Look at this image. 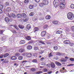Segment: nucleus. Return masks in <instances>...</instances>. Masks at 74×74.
Masks as SVG:
<instances>
[{
  "label": "nucleus",
  "mask_w": 74,
  "mask_h": 74,
  "mask_svg": "<svg viewBox=\"0 0 74 74\" xmlns=\"http://www.w3.org/2000/svg\"><path fill=\"white\" fill-rule=\"evenodd\" d=\"M66 2L65 0H61L60 1V9H63L65 8Z\"/></svg>",
  "instance_id": "1"
},
{
  "label": "nucleus",
  "mask_w": 74,
  "mask_h": 74,
  "mask_svg": "<svg viewBox=\"0 0 74 74\" xmlns=\"http://www.w3.org/2000/svg\"><path fill=\"white\" fill-rule=\"evenodd\" d=\"M67 18L69 20H73L74 18V14L71 12L68 13Z\"/></svg>",
  "instance_id": "2"
},
{
  "label": "nucleus",
  "mask_w": 74,
  "mask_h": 74,
  "mask_svg": "<svg viewBox=\"0 0 74 74\" xmlns=\"http://www.w3.org/2000/svg\"><path fill=\"white\" fill-rule=\"evenodd\" d=\"M58 2H59V0H54L53 1V5L55 8H57L59 6V4Z\"/></svg>",
  "instance_id": "3"
},
{
  "label": "nucleus",
  "mask_w": 74,
  "mask_h": 74,
  "mask_svg": "<svg viewBox=\"0 0 74 74\" xmlns=\"http://www.w3.org/2000/svg\"><path fill=\"white\" fill-rule=\"evenodd\" d=\"M46 34V32L45 31H42L41 32L40 36L42 37H44L45 36Z\"/></svg>",
  "instance_id": "4"
},
{
  "label": "nucleus",
  "mask_w": 74,
  "mask_h": 74,
  "mask_svg": "<svg viewBox=\"0 0 74 74\" xmlns=\"http://www.w3.org/2000/svg\"><path fill=\"white\" fill-rule=\"evenodd\" d=\"M41 3L44 4L45 5H48V1L47 0H44L42 1V3Z\"/></svg>",
  "instance_id": "5"
},
{
  "label": "nucleus",
  "mask_w": 74,
  "mask_h": 74,
  "mask_svg": "<svg viewBox=\"0 0 74 74\" xmlns=\"http://www.w3.org/2000/svg\"><path fill=\"white\" fill-rule=\"evenodd\" d=\"M64 43L66 44H69L70 43H70V41L68 40H66L64 41Z\"/></svg>",
  "instance_id": "6"
},
{
  "label": "nucleus",
  "mask_w": 74,
  "mask_h": 74,
  "mask_svg": "<svg viewBox=\"0 0 74 74\" xmlns=\"http://www.w3.org/2000/svg\"><path fill=\"white\" fill-rule=\"evenodd\" d=\"M50 65H51V67L52 68H54L56 67L55 63L53 62H51L50 63Z\"/></svg>",
  "instance_id": "7"
},
{
  "label": "nucleus",
  "mask_w": 74,
  "mask_h": 74,
  "mask_svg": "<svg viewBox=\"0 0 74 74\" xmlns=\"http://www.w3.org/2000/svg\"><path fill=\"white\" fill-rule=\"evenodd\" d=\"M31 28V26H30V25L28 24L27 25L26 29L27 30H29Z\"/></svg>",
  "instance_id": "8"
},
{
  "label": "nucleus",
  "mask_w": 74,
  "mask_h": 74,
  "mask_svg": "<svg viewBox=\"0 0 74 74\" xmlns=\"http://www.w3.org/2000/svg\"><path fill=\"white\" fill-rule=\"evenodd\" d=\"M32 47L30 45H28L27 47V49L28 50H30L32 49Z\"/></svg>",
  "instance_id": "9"
},
{
  "label": "nucleus",
  "mask_w": 74,
  "mask_h": 74,
  "mask_svg": "<svg viewBox=\"0 0 74 74\" xmlns=\"http://www.w3.org/2000/svg\"><path fill=\"white\" fill-rule=\"evenodd\" d=\"M52 23L55 25H58V21H57L54 20L52 21Z\"/></svg>",
  "instance_id": "10"
},
{
  "label": "nucleus",
  "mask_w": 74,
  "mask_h": 74,
  "mask_svg": "<svg viewBox=\"0 0 74 74\" xmlns=\"http://www.w3.org/2000/svg\"><path fill=\"white\" fill-rule=\"evenodd\" d=\"M51 18V16L49 15H47L45 17V19L46 20H49Z\"/></svg>",
  "instance_id": "11"
},
{
  "label": "nucleus",
  "mask_w": 74,
  "mask_h": 74,
  "mask_svg": "<svg viewBox=\"0 0 74 74\" xmlns=\"http://www.w3.org/2000/svg\"><path fill=\"white\" fill-rule=\"evenodd\" d=\"M63 32L62 31L58 30L56 32V33L57 34H60L62 33Z\"/></svg>",
  "instance_id": "12"
},
{
  "label": "nucleus",
  "mask_w": 74,
  "mask_h": 74,
  "mask_svg": "<svg viewBox=\"0 0 74 74\" xmlns=\"http://www.w3.org/2000/svg\"><path fill=\"white\" fill-rule=\"evenodd\" d=\"M48 4H43V3H40L39 4V5L40 7H44V6L46 5H47Z\"/></svg>",
  "instance_id": "13"
},
{
  "label": "nucleus",
  "mask_w": 74,
  "mask_h": 74,
  "mask_svg": "<svg viewBox=\"0 0 74 74\" xmlns=\"http://www.w3.org/2000/svg\"><path fill=\"white\" fill-rule=\"evenodd\" d=\"M38 31V27H35L34 29V32H36V31Z\"/></svg>",
  "instance_id": "14"
},
{
  "label": "nucleus",
  "mask_w": 74,
  "mask_h": 74,
  "mask_svg": "<svg viewBox=\"0 0 74 74\" xmlns=\"http://www.w3.org/2000/svg\"><path fill=\"white\" fill-rule=\"evenodd\" d=\"M17 58L15 56H12L11 57V60H16Z\"/></svg>",
  "instance_id": "15"
},
{
  "label": "nucleus",
  "mask_w": 74,
  "mask_h": 74,
  "mask_svg": "<svg viewBox=\"0 0 74 74\" xmlns=\"http://www.w3.org/2000/svg\"><path fill=\"white\" fill-rule=\"evenodd\" d=\"M27 40H28V41H29L31 40V37L29 36H27L25 38Z\"/></svg>",
  "instance_id": "16"
},
{
  "label": "nucleus",
  "mask_w": 74,
  "mask_h": 74,
  "mask_svg": "<svg viewBox=\"0 0 74 74\" xmlns=\"http://www.w3.org/2000/svg\"><path fill=\"white\" fill-rule=\"evenodd\" d=\"M5 20L6 21V22L7 23L9 22V21H10V20L9 19V18L6 17L5 18Z\"/></svg>",
  "instance_id": "17"
},
{
  "label": "nucleus",
  "mask_w": 74,
  "mask_h": 74,
  "mask_svg": "<svg viewBox=\"0 0 74 74\" xmlns=\"http://www.w3.org/2000/svg\"><path fill=\"white\" fill-rule=\"evenodd\" d=\"M21 16L23 18H25L26 17V14L25 13H22Z\"/></svg>",
  "instance_id": "18"
},
{
  "label": "nucleus",
  "mask_w": 74,
  "mask_h": 74,
  "mask_svg": "<svg viewBox=\"0 0 74 74\" xmlns=\"http://www.w3.org/2000/svg\"><path fill=\"white\" fill-rule=\"evenodd\" d=\"M24 49H22V48H21V49H19V52H20L21 53H22V52H24Z\"/></svg>",
  "instance_id": "19"
},
{
  "label": "nucleus",
  "mask_w": 74,
  "mask_h": 74,
  "mask_svg": "<svg viewBox=\"0 0 74 74\" xmlns=\"http://www.w3.org/2000/svg\"><path fill=\"white\" fill-rule=\"evenodd\" d=\"M55 63H56V65L58 66H61V63L58 62H56Z\"/></svg>",
  "instance_id": "20"
},
{
  "label": "nucleus",
  "mask_w": 74,
  "mask_h": 74,
  "mask_svg": "<svg viewBox=\"0 0 74 74\" xmlns=\"http://www.w3.org/2000/svg\"><path fill=\"white\" fill-rule=\"evenodd\" d=\"M11 17H13V18H15L16 17V15L14 13H11Z\"/></svg>",
  "instance_id": "21"
},
{
  "label": "nucleus",
  "mask_w": 74,
  "mask_h": 74,
  "mask_svg": "<svg viewBox=\"0 0 74 74\" xmlns=\"http://www.w3.org/2000/svg\"><path fill=\"white\" fill-rule=\"evenodd\" d=\"M18 27H19L20 29H23L24 28V26H23L22 25H18Z\"/></svg>",
  "instance_id": "22"
},
{
  "label": "nucleus",
  "mask_w": 74,
  "mask_h": 74,
  "mask_svg": "<svg viewBox=\"0 0 74 74\" xmlns=\"http://www.w3.org/2000/svg\"><path fill=\"white\" fill-rule=\"evenodd\" d=\"M21 16H22L21 15V14H18L16 15V17H17L18 18H21Z\"/></svg>",
  "instance_id": "23"
},
{
  "label": "nucleus",
  "mask_w": 74,
  "mask_h": 74,
  "mask_svg": "<svg viewBox=\"0 0 74 74\" xmlns=\"http://www.w3.org/2000/svg\"><path fill=\"white\" fill-rule=\"evenodd\" d=\"M20 42H21L20 44H25V41L24 40H22Z\"/></svg>",
  "instance_id": "24"
},
{
  "label": "nucleus",
  "mask_w": 74,
  "mask_h": 74,
  "mask_svg": "<svg viewBox=\"0 0 74 74\" xmlns=\"http://www.w3.org/2000/svg\"><path fill=\"white\" fill-rule=\"evenodd\" d=\"M29 8L30 9H32L34 8V6L32 5H30L29 6Z\"/></svg>",
  "instance_id": "25"
},
{
  "label": "nucleus",
  "mask_w": 74,
  "mask_h": 74,
  "mask_svg": "<svg viewBox=\"0 0 74 74\" xmlns=\"http://www.w3.org/2000/svg\"><path fill=\"white\" fill-rule=\"evenodd\" d=\"M70 7L71 9H74V4H71L70 5Z\"/></svg>",
  "instance_id": "26"
},
{
  "label": "nucleus",
  "mask_w": 74,
  "mask_h": 74,
  "mask_svg": "<svg viewBox=\"0 0 74 74\" xmlns=\"http://www.w3.org/2000/svg\"><path fill=\"white\" fill-rule=\"evenodd\" d=\"M9 54L8 53H6V54H4L3 56L4 58H6L7 57H8V56H9Z\"/></svg>",
  "instance_id": "27"
},
{
  "label": "nucleus",
  "mask_w": 74,
  "mask_h": 74,
  "mask_svg": "<svg viewBox=\"0 0 74 74\" xmlns=\"http://www.w3.org/2000/svg\"><path fill=\"white\" fill-rule=\"evenodd\" d=\"M23 59V57L22 56H20L18 57V59L19 60H22Z\"/></svg>",
  "instance_id": "28"
},
{
  "label": "nucleus",
  "mask_w": 74,
  "mask_h": 74,
  "mask_svg": "<svg viewBox=\"0 0 74 74\" xmlns=\"http://www.w3.org/2000/svg\"><path fill=\"white\" fill-rule=\"evenodd\" d=\"M56 54L57 55L61 56L62 55V53H60V52H56Z\"/></svg>",
  "instance_id": "29"
},
{
  "label": "nucleus",
  "mask_w": 74,
  "mask_h": 74,
  "mask_svg": "<svg viewBox=\"0 0 74 74\" xmlns=\"http://www.w3.org/2000/svg\"><path fill=\"white\" fill-rule=\"evenodd\" d=\"M34 12H31L29 14V15L31 16H34Z\"/></svg>",
  "instance_id": "30"
},
{
  "label": "nucleus",
  "mask_w": 74,
  "mask_h": 74,
  "mask_svg": "<svg viewBox=\"0 0 74 74\" xmlns=\"http://www.w3.org/2000/svg\"><path fill=\"white\" fill-rule=\"evenodd\" d=\"M37 18L36 17H34L33 18H32V21H36V20H37Z\"/></svg>",
  "instance_id": "31"
},
{
  "label": "nucleus",
  "mask_w": 74,
  "mask_h": 74,
  "mask_svg": "<svg viewBox=\"0 0 74 74\" xmlns=\"http://www.w3.org/2000/svg\"><path fill=\"white\" fill-rule=\"evenodd\" d=\"M30 71L32 72H34L35 71H36V69L34 68H31V69H30Z\"/></svg>",
  "instance_id": "32"
},
{
  "label": "nucleus",
  "mask_w": 74,
  "mask_h": 74,
  "mask_svg": "<svg viewBox=\"0 0 74 74\" xmlns=\"http://www.w3.org/2000/svg\"><path fill=\"white\" fill-rule=\"evenodd\" d=\"M14 55L18 57L20 55V54L19 53H16L14 54Z\"/></svg>",
  "instance_id": "33"
},
{
  "label": "nucleus",
  "mask_w": 74,
  "mask_h": 74,
  "mask_svg": "<svg viewBox=\"0 0 74 74\" xmlns=\"http://www.w3.org/2000/svg\"><path fill=\"white\" fill-rule=\"evenodd\" d=\"M5 5L6 6H8L9 5V3L8 2H7L5 3Z\"/></svg>",
  "instance_id": "34"
},
{
  "label": "nucleus",
  "mask_w": 74,
  "mask_h": 74,
  "mask_svg": "<svg viewBox=\"0 0 74 74\" xmlns=\"http://www.w3.org/2000/svg\"><path fill=\"white\" fill-rule=\"evenodd\" d=\"M51 54H52V53H50L48 55V56L49 57L51 58V57L53 56V55Z\"/></svg>",
  "instance_id": "35"
},
{
  "label": "nucleus",
  "mask_w": 74,
  "mask_h": 74,
  "mask_svg": "<svg viewBox=\"0 0 74 74\" xmlns=\"http://www.w3.org/2000/svg\"><path fill=\"white\" fill-rule=\"evenodd\" d=\"M29 3V0H25L24 3L25 4H27Z\"/></svg>",
  "instance_id": "36"
},
{
  "label": "nucleus",
  "mask_w": 74,
  "mask_h": 74,
  "mask_svg": "<svg viewBox=\"0 0 74 74\" xmlns=\"http://www.w3.org/2000/svg\"><path fill=\"white\" fill-rule=\"evenodd\" d=\"M71 30L74 32V26H72L71 27Z\"/></svg>",
  "instance_id": "37"
},
{
  "label": "nucleus",
  "mask_w": 74,
  "mask_h": 74,
  "mask_svg": "<svg viewBox=\"0 0 74 74\" xmlns=\"http://www.w3.org/2000/svg\"><path fill=\"white\" fill-rule=\"evenodd\" d=\"M43 72H47L48 69H46V68H45L43 70Z\"/></svg>",
  "instance_id": "38"
},
{
  "label": "nucleus",
  "mask_w": 74,
  "mask_h": 74,
  "mask_svg": "<svg viewBox=\"0 0 74 74\" xmlns=\"http://www.w3.org/2000/svg\"><path fill=\"white\" fill-rule=\"evenodd\" d=\"M53 49L55 50H57L58 49V48L57 46H54L53 47Z\"/></svg>",
  "instance_id": "39"
},
{
  "label": "nucleus",
  "mask_w": 74,
  "mask_h": 74,
  "mask_svg": "<svg viewBox=\"0 0 74 74\" xmlns=\"http://www.w3.org/2000/svg\"><path fill=\"white\" fill-rule=\"evenodd\" d=\"M42 73V72L41 71H37L36 72V74H40Z\"/></svg>",
  "instance_id": "40"
},
{
  "label": "nucleus",
  "mask_w": 74,
  "mask_h": 74,
  "mask_svg": "<svg viewBox=\"0 0 74 74\" xmlns=\"http://www.w3.org/2000/svg\"><path fill=\"white\" fill-rule=\"evenodd\" d=\"M48 27L47 25H45L44 27H43V28L44 29H46L47 28V27Z\"/></svg>",
  "instance_id": "41"
},
{
  "label": "nucleus",
  "mask_w": 74,
  "mask_h": 74,
  "mask_svg": "<svg viewBox=\"0 0 74 74\" xmlns=\"http://www.w3.org/2000/svg\"><path fill=\"white\" fill-rule=\"evenodd\" d=\"M23 21L25 22H26L27 21H28V19L27 18H25L23 19Z\"/></svg>",
  "instance_id": "42"
},
{
  "label": "nucleus",
  "mask_w": 74,
  "mask_h": 74,
  "mask_svg": "<svg viewBox=\"0 0 74 74\" xmlns=\"http://www.w3.org/2000/svg\"><path fill=\"white\" fill-rule=\"evenodd\" d=\"M60 60L62 62H65L66 61L65 59H61Z\"/></svg>",
  "instance_id": "43"
},
{
  "label": "nucleus",
  "mask_w": 74,
  "mask_h": 74,
  "mask_svg": "<svg viewBox=\"0 0 74 74\" xmlns=\"http://www.w3.org/2000/svg\"><path fill=\"white\" fill-rule=\"evenodd\" d=\"M34 50L35 51H37L38 50V48L37 47H34Z\"/></svg>",
  "instance_id": "44"
},
{
  "label": "nucleus",
  "mask_w": 74,
  "mask_h": 74,
  "mask_svg": "<svg viewBox=\"0 0 74 74\" xmlns=\"http://www.w3.org/2000/svg\"><path fill=\"white\" fill-rule=\"evenodd\" d=\"M32 62L35 63H37V60L36 59L34 60H32Z\"/></svg>",
  "instance_id": "45"
},
{
  "label": "nucleus",
  "mask_w": 74,
  "mask_h": 74,
  "mask_svg": "<svg viewBox=\"0 0 74 74\" xmlns=\"http://www.w3.org/2000/svg\"><path fill=\"white\" fill-rule=\"evenodd\" d=\"M69 60L71 61L72 62H73L74 61V58H70Z\"/></svg>",
  "instance_id": "46"
},
{
  "label": "nucleus",
  "mask_w": 74,
  "mask_h": 74,
  "mask_svg": "<svg viewBox=\"0 0 74 74\" xmlns=\"http://www.w3.org/2000/svg\"><path fill=\"white\" fill-rule=\"evenodd\" d=\"M69 45L71 47H73V46L74 44L73 43H69Z\"/></svg>",
  "instance_id": "47"
},
{
  "label": "nucleus",
  "mask_w": 74,
  "mask_h": 74,
  "mask_svg": "<svg viewBox=\"0 0 74 74\" xmlns=\"http://www.w3.org/2000/svg\"><path fill=\"white\" fill-rule=\"evenodd\" d=\"M4 8V6L2 5H0V9H3Z\"/></svg>",
  "instance_id": "48"
},
{
  "label": "nucleus",
  "mask_w": 74,
  "mask_h": 74,
  "mask_svg": "<svg viewBox=\"0 0 74 74\" xmlns=\"http://www.w3.org/2000/svg\"><path fill=\"white\" fill-rule=\"evenodd\" d=\"M48 74H50L52 73V71H49L47 72Z\"/></svg>",
  "instance_id": "49"
},
{
  "label": "nucleus",
  "mask_w": 74,
  "mask_h": 74,
  "mask_svg": "<svg viewBox=\"0 0 74 74\" xmlns=\"http://www.w3.org/2000/svg\"><path fill=\"white\" fill-rule=\"evenodd\" d=\"M28 57L30 58L32 57V54L31 53L28 54Z\"/></svg>",
  "instance_id": "50"
},
{
  "label": "nucleus",
  "mask_w": 74,
  "mask_h": 74,
  "mask_svg": "<svg viewBox=\"0 0 74 74\" xmlns=\"http://www.w3.org/2000/svg\"><path fill=\"white\" fill-rule=\"evenodd\" d=\"M33 42H34V41H33V40H31L29 42V44H31Z\"/></svg>",
  "instance_id": "51"
},
{
  "label": "nucleus",
  "mask_w": 74,
  "mask_h": 74,
  "mask_svg": "<svg viewBox=\"0 0 74 74\" xmlns=\"http://www.w3.org/2000/svg\"><path fill=\"white\" fill-rule=\"evenodd\" d=\"M44 53V52L43 51H41L38 53H39V54H42L43 53Z\"/></svg>",
  "instance_id": "52"
},
{
  "label": "nucleus",
  "mask_w": 74,
  "mask_h": 74,
  "mask_svg": "<svg viewBox=\"0 0 74 74\" xmlns=\"http://www.w3.org/2000/svg\"><path fill=\"white\" fill-rule=\"evenodd\" d=\"M50 64H47L46 65V66H47L48 67H50Z\"/></svg>",
  "instance_id": "53"
},
{
  "label": "nucleus",
  "mask_w": 74,
  "mask_h": 74,
  "mask_svg": "<svg viewBox=\"0 0 74 74\" xmlns=\"http://www.w3.org/2000/svg\"><path fill=\"white\" fill-rule=\"evenodd\" d=\"M40 43L43 44H45V43L43 42V41H41L40 42Z\"/></svg>",
  "instance_id": "54"
},
{
  "label": "nucleus",
  "mask_w": 74,
  "mask_h": 74,
  "mask_svg": "<svg viewBox=\"0 0 74 74\" xmlns=\"http://www.w3.org/2000/svg\"><path fill=\"white\" fill-rule=\"evenodd\" d=\"M7 9V10H8V11H9L10 10L11 8H8Z\"/></svg>",
  "instance_id": "55"
},
{
  "label": "nucleus",
  "mask_w": 74,
  "mask_h": 74,
  "mask_svg": "<svg viewBox=\"0 0 74 74\" xmlns=\"http://www.w3.org/2000/svg\"><path fill=\"white\" fill-rule=\"evenodd\" d=\"M3 30H0V34H3Z\"/></svg>",
  "instance_id": "56"
},
{
  "label": "nucleus",
  "mask_w": 74,
  "mask_h": 74,
  "mask_svg": "<svg viewBox=\"0 0 74 74\" xmlns=\"http://www.w3.org/2000/svg\"><path fill=\"white\" fill-rule=\"evenodd\" d=\"M3 13V10L1 9H0V14H2Z\"/></svg>",
  "instance_id": "57"
},
{
  "label": "nucleus",
  "mask_w": 74,
  "mask_h": 74,
  "mask_svg": "<svg viewBox=\"0 0 74 74\" xmlns=\"http://www.w3.org/2000/svg\"><path fill=\"white\" fill-rule=\"evenodd\" d=\"M27 62V61H23L22 62V63H24L25 62Z\"/></svg>",
  "instance_id": "58"
},
{
  "label": "nucleus",
  "mask_w": 74,
  "mask_h": 74,
  "mask_svg": "<svg viewBox=\"0 0 74 74\" xmlns=\"http://www.w3.org/2000/svg\"><path fill=\"white\" fill-rule=\"evenodd\" d=\"M36 3H38L40 1V0H34Z\"/></svg>",
  "instance_id": "59"
},
{
  "label": "nucleus",
  "mask_w": 74,
  "mask_h": 74,
  "mask_svg": "<svg viewBox=\"0 0 74 74\" xmlns=\"http://www.w3.org/2000/svg\"><path fill=\"white\" fill-rule=\"evenodd\" d=\"M1 41H4L5 40V39L4 38H1Z\"/></svg>",
  "instance_id": "60"
},
{
  "label": "nucleus",
  "mask_w": 74,
  "mask_h": 74,
  "mask_svg": "<svg viewBox=\"0 0 74 74\" xmlns=\"http://www.w3.org/2000/svg\"><path fill=\"white\" fill-rule=\"evenodd\" d=\"M68 66H74V64H70L68 65Z\"/></svg>",
  "instance_id": "61"
},
{
  "label": "nucleus",
  "mask_w": 74,
  "mask_h": 74,
  "mask_svg": "<svg viewBox=\"0 0 74 74\" xmlns=\"http://www.w3.org/2000/svg\"><path fill=\"white\" fill-rule=\"evenodd\" d=\"M44 57H42V58H40V61H42V60H44Z\"/></svg>",
  "instance_id": "62"
},
{
  "label": "nucleus",
  "mask_w": 74,
  "mask_h": 74,
  "mask_svg": "<svg viewBox=\"0 0 74 74\" xmlns=\"http://www.w3.org/2000/svg\"><path fill=\"white\" fill-rule=\"evenodd\" d=\"M3 55H0V58H3Z\"/></svg>",
  "instance_id": "63"
},
{
  "label": "nucleus",
  "mask_w": 74,
  "mask_h": 74,
  "mask_svg": "<svg viewBox=\"0 0 74 74\" xmlns=\"http://www.w3.org/2000/svg\"><path fill=\"white\" fill-rule=\"evenodd\" d=\"M15 28L17 30H18L19 29H18V27H15Z\"/></svg>",
  "instance_id": "64"
}]
</instances>
